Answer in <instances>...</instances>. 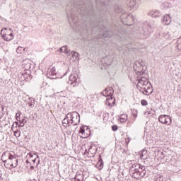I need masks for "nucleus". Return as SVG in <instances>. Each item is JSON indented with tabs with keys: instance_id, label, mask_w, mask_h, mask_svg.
I'll list each match as a JSON object with an SVG mask.
<instances>
[{
	"instance_id": "f257e3e1",
	"label": "nucleus",
	"mask_w": 181,
	"mask_h": 181,
	"mask_svg": "<svg viewBox=\"0 0 181 181\" xmlns=\"http://www.w3.org/2000/svg\"><path fill=\"white\" fill-rule=\"evenodd\" d=\"M1 160L4 162L5 168L10 170L17 168L19 163L18 156L13 151L4 153L1 156Z\"/></svg>"
},
{
	"instance_id": "f03ea898",
	"label": "nucleus",
	"mask_w": 181,
	"mask_h": 181,
	"mask_svg": "<svg viewBox=\"0 0 181 181\" xmlns=\"http://www.w3.org/2000/svg\"><path fill=\"white\" fill-rule=\"evenodd\" d=\"M136 81L137 82V88L144 94V95H149V94L152 93V84L146 77L144 76H137Z\"/></svg>"
},
{
	"instance_id": "7ed1b4c3",
	"label": "nucleus",
	"mask_w": 181,
	"mask_h": 181,
	"mask_svg": "<svg viewBox=\"0 0 181 181\" xmlns=\"http://www.w3.org/2000/svg\"><path fill=\"white\" fill-rule=\"evenodd\" d=\"M30 66L32 64L30 63V59H25L22 62V69L23 71L21 72V76L24 78V80H28L30 77Z\"/></svg>"
},
{
	"instance_id": "20e7f679",
	"label": "nucleus",
	"mask_w": 181,
	"mask_h": 181,
	"mask_svg": "<svg viewBox=\"0 0 181 181\" xmlns=\"http://www.w3.org/2000/svg\"><path fill=\"white\" fill-rule=\"evenodd\" d=\"M68 119H69V122L71 125H78L80 124V115L77 112H71L67 114Z\"/></svg>"
},
{
	"instance_id": "39448f33",
	"label": "nucleus",
	"mask_w": 181,
	"mask_h": 181,
	"mask_svg": "<svg viewBox=\"0 0 181 181\" xmlns=\"http://www.w3.org/2000/svg\"><path fill=\"white\" fill-rule=\"evenodd\" d=\"M121 22L127 26H131L134 23V16L131 13H123L120 16Z\"/></svg>"
},
{
	"instance_id": "423d86ee",
	"label": "nucleus",
	"mask_w": 181,
	"mask_h": 181,
	"mask_svg": "<svg viewBox=\"0 0 181 181\" xmlns=\"http://www.w3.org/2000/svg\"><path fill=\"white\" fill-rule=\"evenodd\" d=\"M137 0H126L124 6L126 9H129V11H136L138 9Z\"/></svg>"
},
{
	"instance_id": "0eeeda50",
	"label": "nucleus",
	"mask_w": 181,
	"mask_h": 181,
	"mask_svg": "<svg viewBox=\"0 0 181 181\" xmlns=\"http://www.w3.org/2000/svg\"><path fill=\"white\" fill-rule=\"evenodd\" d=\"M143 31H141V34L144 35V37H148L150 33H152L155 29V24H148L147 25L143 26Z\"/></svg>"
},
{
	"instance_id": "6e6552de",
	"label": "nucleus",
	"mask_w": 181,
	"mask_h": 181,
	"mask_svg": "<svg viewBox=\"0 0 181 181\" xmlns=\"http://www.w3.org/2000/svg\"><path fill=\"white\" fill-rule=\"evenodd\" d=\"M78 81L80 79L78 78V75L77 73L74 72L69 76V81H68L69 84L72 86V87H77L78 86Z\"/></svg>"
},
{
	"instance_id": "1a4fd4ad",
	"label": "nucleus",
	"mask_w": 181,
	"mask_h": 181,
	"mask_svg": "<svg viewBox=\"0 0 181 181\" xmlns=\"http://www.w3.org/2000/svg\"><path fill=\"white\" fill-rule=\"evenodd\" d=\"M140 170L141 165L138 163L133 164L129 169L130 173H132V175H133L134 177H136V176H138Z\"/></svg>"
},
{
	"instance_id": "9d476101",
	"label": "nucleus",
	"mask_w": 181,
	"mask_h": 181,
	"mask_svg": "<svg viewBox=\"0 0 181 181\" xmlns=\"http://www.w3.org/2000/svg\"><path fill=\"white\" fill-rule=\"evenodd\" d=\"M158 121L161 124H165L166 125H170V124H172V119H170L169 115H166L159 116Z\"/></svg>"
},
{
	"instance_id": "9b49d317",
	"label": "nucleus",
	"mask_w": 181,
	"mask_h": 181,
	"mask_svg": "<svg viewBox=\"0 0 181 181\" xmlns=\"http://www.w3.org/2000/svg\"><path fill=\"white\" fill-rule=\"evenodd\" d=\"M68 21L69 22L71 26L74 28L76 29L77 26H78V18L72 14H71V16H69L68 14Z\"/></svg>"
},
{
	"instance_id": "f8f14e48",
	"label": "nucleus",
	"mask_w": 181,
	"mask_h": 181,
	"mask_svg": "<svg viewBox=\"0 0 181 181\" xmlns=\"http://www.w3.org/2000/svg\"><path fill=\"white\" fill-rule=\"evenodd\" d=\"M48 78L51 80H54L57 78V72L56 71V67H52L49 69L48 73L47 74Z\"/></svg>"
},
{
	"instance_id": "ddd939ff",
	"label": "nucleus",
	"mask_w": 181,
	"mask_h": 181,
	"mask_svg": "<svg viewBox=\"0 0 181 181\" xmlns=\"http://www.w3.org/2000/svg\"><path fill=\"white\" fill-rule=\"evenodd\" d=\"M3 30H8V28H3L1 33V37L4 40H6V42H9L10 40H12V39H13V33H10L9 34L8 33L2 34Z\"/></svg>"
},
{
	"instance_id": "4468645a",
	"label": "nucleus",
	"mask_w": 181,
	"mask_h": 181,
	"mask_svg": "<svg viewBox=\"0 0 181 181\" xmlns=\"http://www.w3.org/2000/svg\"><path fill=\"white\" fill-rule=\"evenodd\" d=\"M69 56H70V60H71V62H78V60H80V54H78V53H77V52L75 51H72L69 53Z\"/></svg>"
},
{
	"instance_id": "2eb2a0df",
	"label": "nucleus",
	"mask_w": 181,
	"mask_h": 181,
	"mask_svg": "<svg viewBox=\"0 0 181 181\" xmlns=\"http://www.w3.org/2000/svg\"><path fill=\"white\" fill-rule=\"evenodd\" d=\"M103 95L105 97H112V94H114V90L112 87L106 88L105 90L102 92Z\"/></svg>"
},
{
	"instance_id": "dca6fc26",
	"label": "nucleus",
	"mask_w": 181,
	"mask_h": 181,
	"mask_svg": "<svg viewBox=\"0 0 181 181\" xmlns=\"http://www.w3.org/2000/svg\"><path fill=\"white\" fill-rule=\"evenodd\" d=\"M170 22H172V18H170V16L169 14L165 15L162 20V23L164 25H170Z\"/></svg>"
},
{
	"instance_id": "f3484780",
	"label": "nucleus",
	"mask_w": 181,
	"mask_h": 181,
	"mask_svg": "<svg viewBox=\"0 0 181 181\" xmlns=\"http://www.w3.org/2000/svg\"><path fill=\"white\" fill-rule=\"evenodd\" d=\"M136 66H144V64H142V62H136V64L134 65V69L136 71V74H137V76H143L144 74V71H142L141 70H138L136 69Z\"/></svg>"
},
{
	"instance_id": "a211bd4d",
	"label": "nucleus",
	"mask_w": 181,
	"mask_h": 181,
	"mask_svg": "<svg viewBox=\"0 0 181 181\" xmlns=\"http://www.w3.org/2000/svg\"><path fill=\"white\" fill-rule=\"evenodd\" d=\"M106 104L109 107H112L115 104V98H112V96H110L106 100Z\"/></svg>"
},
{
	"instance_id": "6ab92c4d",
	"label": "nucleus",
	"mask_w": 181,
	"mask_h": 181,
	"mask_svg": "<svg viewBox=\"0 0 181 181\" xmlns=\"http://www.w3.org/2000/svg\"><path fill=\"white\" fill-rule=\"evenodd\" d=\"M149 15L151 18H158V16H160V11L159 10H152Z\"/></svg>"
},
{
	"instance_id": "aec40b11",
	"label": "nucleus",
	"mask_w": 181,
	"mask_h": 181,
	"mask_svg": "<svg viewBox=\"0 0 181 181\" xmlns=\"http://www.w3.org/2000/svg\"><path fill=\"white\" fill-rule=\"evenodd\" d=\"M62 124H63V127H64L65 128H67L70 127V125H71V124L70 123V119L67 117V115L65 117V118L62 120Z\"/></svg>"
},
{
	"instance_id": "412c9836",
	"label": "nucleus",
	"mask_w": 181,
	"mask_h": 181,
	"mask_svg": "<svg viewBox=\"0 0 181 181\" xmlns=\"http://www.w3.org/2000/svg\"><path fill=\"white\" fill-rule=\"evenodd\" d=\"M28 51V48L24 47L23 46H19L18 47V48L16 49V52L18 53L22 54V53H25V52Z\"/></svg>"
},
{
	"instance_id": "4be33fe9",
	"label": "nucleus",
	"mask_w": 181,
	"mask_h": 181,
	"mask_svg": "<svg viewBox=\"0 0 181 181\" xmlns=\"http://www.w3.org/2000/svg\"><path fill=\"white\" fill-rule=\"evenodd\" d=\"M103 60H104L105 64H107V66H110V64H111V62H112V59H111V57H110V56L105 57L103 58Z\"/></svg>"
},
{
	"instance_id": "5701e85b",
	"label": "nucleus",
	"mask_w": 181,
	"mask_h": 181,
	"mask_svg": "<svg viewBox=\"0 0 181 181\" xmlns=\"http://www.w3.org/2000/svg\"><path fill=\"white\" fill-rule=\"evenodd\" d=\"M79 134H81V138H87V135H86V130L84 129V127L80 128Z\"/></svg>"
},
{
	"instance_id": "b1692460",
	"label": "nucleus",
	"mask_w": 181,
	"mask_h": 181,
	"mask_svg": "<svg viewBox=\"0 0 181 181\" xmlns=\"http://www.w3.org/2000/svg\"><path fill=\"white\" fill-rule=\"evenodd\" d=\"M59 52H62V53H66V54H69V52H70V50H69V49L67 48V46H62L59 49Z\"/></svg>"
},
{
	"instance_id": "393cba45",
	"label": "nucleus",
	"mask_w": 181,
	"mask_h": 181,
	"mask_svg": "<svg viewBox=\"0 0 181 181\" xmlns=\"http://www.w3.org/2000/svg\"><path fill=\"white\" fill-rule=\"evenodd\" d=\"M104 166V163L103 162V159H100L98 162L96 163V168L100 170Z\"/></svg>"
},
{
	"instance_id": "a878e982",
	"label": "nucleus",
	"mask_w": 181,
	"mask_h": 181,
	"mask_svg": "<svg viewBox=\"0 0 181 181\" xmlns=\"http://www.w3.org/2000/svg\"><path fill=\"white\" fill-rule=\"evenodd\" d=\"M75 180L77 181H83L84 180V175H83V174L77 173L75 176Z\"/></svg>"
},
{
	"instance_id": "bb28decb",
	"label": "nucleus",
	"mask_w": 181,
	"mask_h": 181,
	"mask_svg": "<svg viewBox=\"0 0 181 181\" xmlns=\"http://www.w3.org/2000/svg\"><path fill=\"white\" fill-rule=\"evenodd\" d=\"M28 105L29 107H31V108H33V107H35V99L33 98H30Z\"/></svg>"
},
{
	"instance_id": "cd10ccee",
	"label": "nucleus",
	"mask_w": 181,
	"mask_h": 181,
	"mask_svg": "<svg viewBox=\"0 0 181 181\" xmlns=\"http://www.w3.org/2000/svg\"><path fill=\"white\" fill-rule=\"evenodd\" d=\"M141 159H143L145 160L146 159H148V154L146 153V151H143L140 155Z\"/></svg>"
},
{
	"instance_id": "c85d7f7f",
	"label": "nucleus",
	"mask_w": 181,
	"mask_h": 181,
	"mask_svg": "<svg viewBox=\"0 0 181 181\" xmlns=\"http://www.w3.org/2000/svg\"><path fill=\"white\" fill-rule=\"evenodd\" d=\"M120 122H126L128 119V116L127 115H121L119 116Z\"/></svg>"
},
{
	"instance_id": "c756f323",
	"label": "nucleus",
	"mask_w": 181,
	"mask_h": 181,
	"mask_svg": "<svg viewBox=\"0 0 181 181\" xmlns=\"http://www.w3.org/2000/svg\"><path fill=\"white\" fill-rule=\"evenodd\" d=\"M153 180L154 181H163V176L160 175H156L154 177H153Z\"/></svg>"
},
{
	"instance_id": "7c9ffc66",
	"label": "nucleus",
	"mask_w": 181,
	"mask_h": 181,
	"mask_svg": "<svg viewBox=\"0 0 181 181\" xmlns=\"http://www.w3.org/2000/svg\"><path fill=\"white\" fill-rule=\"evenodd\" d=\"M25 124H26V120L25 119H23L22 121L20 122V124L18 125V127H21L23 128V127H25Z\"/></svg>"
},
{
	"instance_id": "2f4dec72",
	"label": "nucleus",
	"mask_w": 181,
	"mask_h": 181,
	"mask_svg": "<svg viewBox=\"0 0 181 181\" xmlns=\"http://www.w3.org/2000/svg\"><path fill=\"white\" fill-rule=\"evenodd\" d=\"M111 32H105L104 34H103V37H111Z\"/></svg>"
},
{
	"instance_id": "473e14b6",
	"label": "nucleus",
	"mask_w": 181,
	"mask_h": 181,
	"mask_svg": "<svg viewBox=\"0 0 181 181\" xmlns=\"http://www.w3.org/2000/svg\"><path fill=\"white\" fill-rule=\"evenodd\" d=\"M115 12H117V13H121L122 12V8L119 6H117V8H115Z\"/></svg>"
},
{
	"instance_id": "72a5a7b5",
	"label": "nucleus",
	"mask_w": 181,
	"mask_h": 181,
	"mask_svg": "<svg viewBox=\"0 0 181 181\" xmlns=\"http://www.w3.org/2000/svg\"><path fill=\"white\" fill-rule=\"evenodd\" d=\"M98 2H100V4H103V5H108L107 3L108 0H98Z\"/></svg>"
},
{
	"instance_id": "f704fd0d",
	"label": "nucleus",
	"mask_w": 181,
	"mask_h": 181,
	"mask_svg": "<svg viewBox=\"0 0 181 181\" xmlns=\"http://www.w3.org/2000/svg\"><path fill=\"white\" fill-rule=\"evenodd\" d=\"M141 105H144L145 107V106L148 105V102L145 100H141Z\"/></svg>"
},
{
	"instance_id": "c9c22d12",
	"label": "nucleus",
	"mask_w": 181,
	"mask_h": 181,
	"mask_svg": "<svg viewBox=\"0 0 181 181\" xmlns=\"http://www.w3.org/2000/svg\"><path fill=\"white\" fill-rule=\"evenodd\" d=\"M132 115L134 117V118H136L138 117V111L137 110H133L132 111Z\"/></svg>"
},
{
	"instance_id": "e433bc0d",
	"label": "nucleus",
	"mask_w": 181,
	"mask_h": 181,
	"mask_svg": "<svg viewBox=\"0 0 181 181\" xmlns=\"http://www.w3.org/2000/svg\"><path fill=\"white\" fill-rule=\"evenodd\" d=\"M139 176H141V177H144L145 176V174L143 173L141 170L139 172Z\"/></svg>"
},
{
	"instance_id": "4c0bfd02",
	"label": "nucleus",
	"mask_w": 181,
	"mask_h": 181,
	"mask_svg": "<svg viewBox=\"0 0 181 181\" xmlns=\"http://www.w3.org/2000/svg\"><path fill=\"white\" fill-rule=\"evenodd\" d=\"M112 129V131H118V127L117 125H113Z\"/></svg>"
},
{
	"instance_id": "58836bf2",
	"label": "nucleus",
	"mask_w": 181,
	"mask_h": 181,
	"mask_svg": "<svg viewBox=\"0 0 181 181\" xmlns=\"http://www.w3.org/2000/svg\"><path fill=\"white\" fill-rule=\"evenodd\" d=\"M140 170H142L143 171V173L144 175H146V170H145V167L142 166L141 168H140Z\"/></svg>"
},
{
	"instance_id": "ea45409f",
	"label": "nucleus",
	"mask_w": 181,
	"mask_h": 181,
	"mask_svg": "<svg viewBox=\"0 0 181 181\" xmlns=\"http://www.w3.org/2000/svg\"><path fill=\"white\" fill-rule=\"evenodd\" d=\"M18 132H18V131L14 132V135H15V136H17L18 138H19V136H21V132H19L18 135L17 134Z\"/></svg>"
},
{
	"instance_id": "a19ab883",
	"label": "nucleus",
	"mask_w": 181,
	"mask_h": 181,
	"mask_svg": "<svg viewBox=\"0 0 181 181\" xmlns=\"http://www.w3.org/2000/svg\"><path fill=\"white\" fill-rule=\"evenodd\" d=\"M178 45H181V37H180L177 41Z\"/></svg>"
},
{
	"instance_id": "79ce46f5",
	"label": "nucleus",
	"mask_w": 181,
	"mask_h": 181,
	"mask_svg": "<svg viewBox=\"0 0 181 181\" xmlns=\"http://www.w3.org/2000/svg\"><path fill=\"white\" fill-rule=\"evenodd\" d=\"M9 30H10V32H11V33H12V32H13V31L12 30V28H9Z\"/></svg>"
},
{
	"instance_id": "37998d69",
	"label": "nucleus",
	"mask_w": 181,
	"mask_h": 181,
	"mask_svg": "<svg viewBox=\"0 0 181 181\" xmlns=\"http://www.w3.org/2000/svg\"><path fill=\"white\" fill-rule=\"evenodd\" d=\"M28 155H29L30 156H31V157L33 156H32V153H29Z\"/></svg>"
},
{
	"instance_id": "c03bdc74",
	"label": "nucleus",
	"mask_w": 181,
	"mask_h": 181,
	"mask_svg": "<svg viewBox=\"0 0 181 181\" xmlns=\"http://www.w3.org/2000/svg\"><path fill=\"white\" fill-rule=\"evenodd\" d=\"M25 162L26 163H29V160H27Z\"/></svg>"
},
{
	"instance_id": "a18cd8bd",
	"label": "nucleus",
	"mask_w": 181,
	"mask_h": 181,
	"mask_svg": "<svg viewBox=\"0 0 181 181\" xmlns=\"http://www.w3.org/2000/svg\"><path fill=\"white\" fill-rule=\"evenodd\" d=\"M33 162H36V159L33 160Z\"/></svg>"
},
{
	"instance_id": "49530a36",
	"label": "nucleus",
	"mask_w": 181,
	"mask_h": 181,
	"mask_svg": "<svg viewBox=\"0 0 181 181\" xmlns=\"http://www.w3.org/2000/svg\"><path fill=\"white\" fill-rule=\"evenodd\" d=\"M16 117H18V113L16 115Z\"/></svg>"
},
{
	"instance_id": "de8ad7c7",
	"label": "nucleus",
	"mask_w": 181,
	"mask_h": 181,
	"mask_svg": "<svg viewBox=\"0 0 181 181\" xmlns=\"http://www.w3.org/2000/svg\"><path fill=\"white\" fill-rule=\"evenodd\" d=\"M16 117H18V113L16 115Z\"/></svg>"
},
{
	"instance_id": "09e8293b",
	"label": "nucleus",
	"mask_w": 181,
	"mask_h": 181,
	"mask_svg": "<svg viewBox=\"0 0 181 181\" xmlns=\"http://www.w3.org/2000/svg\"><path fill=\"white\" fill-rule=\"evenodd\" d=\"M31 169H33V166H31Z\"/></svg>"
},
{
	"instance_id": "8fccbe9b",
	"label": "nucleus",
	"mask_w": 181,
	"mask_h": 181,
	"mask_svg": "<svg viewBox=\"0 0 181 181\" xmlns=\"http://www.w3.org/2000/svg\"><path fill=\"white\" fill-rule=\"evenodd\" d=\"M148 114H151V112H148Z\"/></svg>"
}]
</instances>
